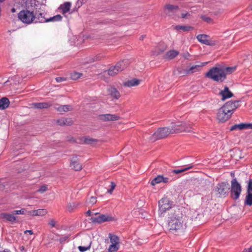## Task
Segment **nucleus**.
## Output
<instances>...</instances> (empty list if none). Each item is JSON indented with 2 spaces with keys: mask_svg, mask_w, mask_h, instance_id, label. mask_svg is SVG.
<instances>
[{
  "mask_svg": "<svg viewBox=\"0 0 252 252\" xmlns=\"http://www.w3.org/2000/svg\"><path fill=\"white\" fill-rule=\"evenodd\" d=\"M174 210L176 213L168 217V228L170 233L181 235L185 232L186 225L182 220L183 214L180 208H176Z\"/></svg>",
  "mask_w": 252,
  "mask_h": 252,
  "instance_id": "f257e3e1",
  "label": "nucleus"
},
{
  "mask_svg": "<svg viewBox=\"0 0 252 252\" xmlns=\"http://www.w3.org/2000/svg\"><path fill=\"white\" fill-rule=\"evenodd\" d=\"M236 66L233 67H218L211 68L208 71L205 76L214 81L222 82L226 78V75L230 74L235 71Z\"/></svg>",
  "mask_w": 252,
  "mask_h": 252,
  "instance_id": "f03ea898",
  "label": "nucleus"
},
{
  "mask_svg": "<svg viewBox=\"0 0 252 252\" xmlns=\"http://www.w3.org/2000/svg\"><path fill=\"white\" fill-rule=\"evenodd\" d=\"M158 212L160 216H161L166 211L168 212L169 216L176 214L175 209L179 208L174 204V202L170 200L167 196H164L158 201Z\"/></svg>",
  "mask_w": 252,
  "mask_h": 252,
  "instance_id": "7ed1b4c3",
  "label": "nucleus"
},
{
  "mask_svg": "<svg viewBox=\"0 0 252 252\" xmlns=\"http://www.w3.org/2000/svg\"><path fill=\"white\" fill-rule=\"evenodd\" d=\"M129 64V61L127 59L123 60L117 63L115 65L111 66L107 70L108 74L110 76H114L118 72L122 71L126 69Z\"/></svg>",
  "mask_w": 252,
  "mask_h": 252,
  "instance_id": "20e7f679",
  "label": "nucleus"
},
{
  "mask_svg": "<svg viewBox=\"0 0 252 252\" xmlns=\"http://www.w3.org/2000/svg\"><path fill=\"white\" fill-rule=\"evenodd\" d=\"M172 133H179L182 132H189L191 131V126L190 124L185 122L172 123Z\"/></svg>",
  "mask_w": 252,
  "mask_h": 252,
  "instance_id": "39448f33",
  "label": "nucleus"
},
{
  "mask_svg": "<svg viewBox=\"0 0 252 252\" xmlns=\"http://www.w3.org/2000/svg\"><path fill=\"white\" fill-rule=\"evenodd\" d=\"M18 18L23 23L30 24L34 22L35 15L33 11H30L29 9H25L19 13Z\"/></svg>",
  "mask_w": 252,
  "mask_h": 252,
  "instance_id": "423d86ee",
  "label": "nucleus"
},
{
  "mask_svg": "<svg viewBox=\"0 0 252 252\" xmlns=\"http://www.w3.org/2000/svg\"><path fill=\"white\" fill-rule=\"evenodd\" d=\"M172 127L169 128L167 127L159 128L150 137V140L152 142L158 139H162L167 137L170 133H172Z\"/></svg>",
  "mask_w": 252,
  "mask_h": 252,
  "instance_id": "0eeeda50",
  "label": "nucleus"
},
{
  "mask_svg": "<svg viewBox=\"0 0 252 252\" xmlns=\"http://www.w3.org/2000/svg\"><path fill=\"white\" fill-rule=\"evenodd\" d=\"M176 179V177H171L168 171L164 174L158 175L152 180L151 184L153 186H155L156 184L161 183L164 184H169Z\"/></svg>",
  "mask_w": 252,
  "mask_h": 252,
  "instance_id": "6e6552de",
  "label": "nucleus"
},
{
  "mask_svg": "<svg viewBox=\"0 0 252 252\" xmlns=\"http://www.w3.org/2000/svg\"><path fill=\"white\" fill-rule=\"evenodd\" d=\"M95 216L92 217L90 219L91 221L94 223H101L105 221L114 220L113 217L104 214H95Z\"/></svg>",
  "mask_w": 252,
  "mask_h": 252,
  "instance_id": "1a4fd4ad",
  "label": "nucleus"
},
{
  "mask_svg": "<svg viewBox=\"0 0 252 252\" xmlns=\"http://www.w3.org/2000/svg\"><path fill=\"white\" fill-rule=\"evenodd\" d=\"M228 112L229 110L224 109L222 107L219 109L217 118L219 122L224 123L230 119L232 115Z\"/></svg>",
  "mask_w": 252,
  "mask_h": 252,
  "instance_id": "9d476101",
  "label": "nucleus"
},
{
  "mask_svg": "<svg viewBox=\"0 0 252 252\" xmlns=\"http://www.w3.org/2000/svg\"><path fill=\"white\" fill-rule=\"evenodd\" d=\"M209 36L205 34H200L196 36L197 39L202 44L209 45L214 46L217 44V42L215 40H210L208 39Z\"/></svg>",
  "mask_w": 252,
  "mask_h": 252,
  "instance_id": "9b49d317",
  "label": "nucleus"
},
{
  "mask_svg": "<svg viewBox=\"0 0 252 252\" xmlns=\"http://www.w3.org/2000/svg\"><path fill=\"white\" fill-rule=\"evenodd\" d=\"M39 2L36 0H27L25 2L26 9L34 12L37 9H40Z\"/></svg>",
  "mask_w": 252,
  "mask_h": 252,
  "instance_id": "f8f14e48",
  "label": "nucleus"
},
{
  "mask_svg": "<svg viewBox=\"0 0 252 252\" xmlns=\"http://www.w3.org/2000/svg\"><path fill=\"white\" fill-rule=\"evenodd\" d=\"M98 118L99 120L103 122L114 121L120 119L119 116L110 114L99 115Z\"/></svg>",
  "mask_w": 252,
  "mask_h": 252,
  "instance_id": "ddd939ff",
  "label": "nucleus"
},
{
  "mask_svg": "<svg viewBox=\"0 0 252 252\" xmlns=\"http://www.w3.org/2000/svg\"><path fill=\"white\" fill-rule=\"evenodd\" d=\"M0 219L11 222H16L17 221V217L15 216V214L7 213H1L0 214Z\"/></svg>",
  "mask_w": 252,
  "mask_h": 252,
  "instance_id": "4468645a",
  "label": "nucleus"
},
{
  "mask_svg": "<svg viewBox=\"0 0 252 252\" xmlns=\"http://www.w3.org/2000/svg\"><path fill=\"white\" fill-rule=\"evenodd\" d=\"M193 167V165L192 164H190L186 166L185 168H182L180 169H174V170H170L168 171L169 173L170 174L171 177H176V174H178L184 172H185L189 169H191Z\"/></svg>",
  "mask_w": 252,
  "mask_h": 252,
  "instance_id": "2eb2a0df",
  "label": "nucleus"
},
{
  "mask_svg": "<svg viewBox=\"0 0 252 252\" xmlns=\"http://www.w3.org/2000/svg\"><path fill=\"white\" fill-rule=\"evenodd\" d=\"M164 9L166 14L172 16L179 10V6L172 4H166Z\"/></svg>",
  "mask_w": 252,
  "mask_h": 252,
  "instance_id": "dca6fc26",
  "label": "nucleus"
},
{
  "mask_svg": "<svg viewBox=\"0 0 252 252\" xmlns=\"http://www.w3.org/2000/svg\"><path fill=\"white\" fill-rule=\"evenodd\" d=\"M248 129H252V124L241 123L236 124L230 127V130L233 131L237 129L242 130Z\"/></svg>",
  "mask_w": 252,
  "mask_h": 252,
  "instance_id": "f3484780",
  "label": "nucleus"
},
{
  "mask_svg": "<svg viewBox=\"0 0 252 252\" xmlns=\"http://www.w3.org/2000/svg\"><path fill=\"white\" fill-rule=\"evenodd\" d=\"M219 95L221 96V100L224 101L226 99L229 98L233 96V94L231 92L228 87L225 86L223 90L219 93Z\"/></svg>",
  "mask_w": 252,
  "mask_h": 252,
  "instance_id": "a211bd4d",
  "label": "nucleus"
},
{
  "mask_svg": "<svg viewBox=\"0 0 252 252\" xmlns=\"http://www.w3.org/2000/svg\"><path fill=\"white\" fill-rule=\"evenodd\" d=\"M40 9H37V11H35L34 13V15H35V23H46L45 21L47 19V18L45 17V15L43 12H42L39 11Z\"/></svg>",
  "mask_w": 252,
  "mask_h": 252,
  "instance_id": "6ab92c4d",
  "label": "nucleus"
},
{
  "mask_svg": "<svg viewBox=\"0 0 252 252\" xmlns=\"http://www.w3.org/2000/svg\"><path fill=\"white\" fill-rule=\"evenodd\" d=\"M140 82L141 80L139 79L133 78L123 82V85L125 87H132L139 85Z\"/></svg>",
  "mask_w": 252,
  "mask_h": 252,
  "instance_id": "aec40b11",
  "label": "nucleus"
},
{
  "mask_svg": "<svg viewBox=\"0 0 252 252\" xmlns=\"http://www.w3.org/2000/svg\"><path fill=\"white\" fill-rule=\"evenodd\" d=\"M224 109L229 110V113L231 115L233 114L235 110L236 109V106L233 102V101H229L225 103L222 106Z\"/></svg>",
  "mask_w": 252,
  "mask_h": 252,
  "instance_id": "412c9836",
  "label": "nucleus"
},
{
  "mask_svg": "<svg viewBox=\"0 0 252 252\" xmlns=\"http://www.w3.org/2000/svg\"><path fill=\"white\" fill-rule=\"evenodd\" d=\"M109 94L113 98L118 99L121 95L119 92L115 87H111L107 89Z\"/></svg>",
  "mask_w": 252,
  "mask_h": 252,
  "instance_id": "4be33fe9",
  "label": "nucleus"
},
{
  "mask_svg": "<svg viewBox=\"0 0 252 252\" xmlns=\"http://www.w3.org/2000/svg\"><path fill=\"white\" fill-rule=\"evenodd\" d=\"M57 123L60 126H70L73 124L72 120L70 118H64L58 120Z\"/></svg>",
  "mask_w": 252,
  "mask_h": 252,
  "instance_id": "5701e85b",
  "label": "nucleus"
},
{
  "mask_svg": "<svg viewBox=\"0 0 252 252\" xmlns=\"http://www.w3.org/2000/svg\"><path fill=\"white\" fill-rule=\"evenodd\" d=\"M47 211L46 209H39L37 210H32L29 212V214L32 216H42L46 215Z\"/></svg>",
  "mask_w": 252,
  "mask_h": 252,
  "instance_id": "b1692460",
  "label": "nucleus"
},
{
  "mask_svg": "<svg viewBox=\"0 0 252 252\" xmlns=\"http://www.w3.org/2000/svg\"><path fill=\"white\" fill-rule=\"evenodd\" d=\"M76 157H75V158H73V159L71 160V162L70 163V166L75 171H80L82 169V165L78 161H77V160H76Z\"/></svg>",
  "mask_w": 252,
  "mask_h": 252,
  "instance_id": "393cba45",
  "label": "nucleus"
},
{
  "mask_svg": "<svg viewBox=\"0 0 252 252\" xmlns=\"http://www.w3.org/2000/svg\"><path fill=\"white\" fill-rule=\"evenodd\" d=\"M71 5L70 2H65L63 4H61L59 9L62 10V12L63 14H65L69 11Z\"/></svg>",
  "mask_w": 252,
  "mask_h": 252,
  "instance_id": "a878e982",
  "label": "nucleus"
},
{
  "mask_svg": "<svg viewBox=\"0 0 252 252\" xmlns=\"http://www.w3.org/2000/svg\"><path fill=\"white\" fill-rule=\"evenodd\" d=\"M244 203L245 205H252V190H247Z\"/></svg>",
  "mask_w": 252,
  "mask_h": 252,
  "instance_id": "bb28decb",
  "label": "nucleus"
},
{
  "mask_svg": "<svg viewBox=\"0 0 252 252\" xmlns=\"http://www.w3.org/2000/svg\"><path fill=\"white\" fill-rule=\"evenodd\" d=\"M9 100L7 97L0 99V109L3 110L7 108L9 105Z\"/></svg>",
  "mask_w": 252,
  "mask_h": 252,
  "instance_id": "cd10ccee",
  "label": "nucleus"
},
{
  "mask_svg": "<svg viewBox=\"0 0 252 252\" xmlns=\"http://www.w3.org/2000/svg\"><path fill=\"white\" fill-rule=\"evenodd\" d=\"M244 184V181L238 182L236 178L233 179L231 182V189H241V184Z\"/></svg>",
  "mask_w": 252,
  "mask_h": 252,
  "instance_id": "c85d7f7f",
  "label": "nucleus"
},
{
  "mask_svg": "<svg viewBox=\"0 0 252 252\" xmlns=\"http://www.w3.org/2000/svg\"><path fill=\"white\" fill-rule=\"evenodd\" d=\"M80 205V203L78 202L69 203L67 205V209L69 212H72L78 208Z\"/></svg>",
  "mask_w": 252,
  "mask_h": 252,
  "instance_id": "c756f323",
  "label": "nucleus"
},
{
  "mask_svg": "<svg viewBox=\"0 0 252 252\" xmlns=\"http://www.w3.org/2000/svg\"><path fill=\"white\" fill-rule=\"evenodd\" d=\"M174 29L177 31L182 30L184 32H189L193 30L194 28L189 26L177 25L175 27Z\"/></svg>",
  "mask_w": 252,
  "mask_h": 252,
  "instance_id": "7c9ffc66",
  "label": "nucleus"
},
{
  "mask_svg": "<svg viewBox=\"0 0 252 252\" xmlns=\"http://www.w3.org/2000/svg\"><path fill=\"white\" fill-rule=\"evenodd\" d=\"M179 55V52L172 50H170L168 52H167L165 55V58L168 59H172L175 58L176 56H177Z\"/></svg>",
  "mask_w": 252,
  "mask_h": 252,
  "instance_id": "2f4dec72",
  "label": "nucleus"
},
{
  "mask_svg": "<svg viewBox=\"0 0 252 252\" xmlns=\"http://www.w3.org/2000/svg\"><path fill=\"white\" fill-rule=\"evenodd\" d=\"M225 190H213L212 194L217 197H221L225 196L226 194L228 193V191Z\"/></svg>",
  "mask_w": 252,
  "mask_h": 252,
  "instance_id": "473e14b6",
  "label": "nucleus"
},
{
  "mask_svg": "<svg viewBox=\"0 0 252 252\" xmlns=\"http://www.w3.org/2000/svg\"><path fill=\"white\" fill-rule=\"evenodd\" d=\"M34 106L36 108H48L51 106V104L48 102H38L34 104Z\"/></svg>",
  "mask_w": 252,
  "mask_h": 252,
  "instance_id": "72a5a7b5",
  "label": "nucleus"
},
{
  "mask_svg": "<svg viewBox=\"0 0 252 252\" xmlns=\"http://www.w3.org/2000/svg\"><path fill=\"white\" fill-rule=\"evenodd\" d=\"M97 140L90 137H84L83 138V143L85 144L94 145L95 144Z\"/></svg>",
  "mask_w": 252,
  "mask_h": 252,
  "instance_id": "f704fd0d",
  "label": "nucleus"
},
{
  "mask_svg": "<svg viewBox=\"0 0 252 252\" xmlns=\"http://www.w3.org/2000/svg\"><path fill=\"white\" fill-rule=\"evenodd\" d=\"M63 17L60 15L58 14L53 17L47 18L45 21V22H56V21H61L62 20Z\"/></svg>",
  "mask_w": 252,
  "mask_h": 252,
  "instance_id": "c9c22d12",
  "label": "nucleus"
},
{
  "mask_svg": "<svg viewBox=\"0 0 252 252\" xmlns=\"http://www.w3.org/2000/svg\"><path fill=\"white\" fill-rule=\"evenodd\" d=\"M244 184L247 185V189H252V179H249L246 175L244 174Z\"/></svg>",
  "mask_w": 252,
  "mask_h": 252,
  "instance_id": "e433bc0d",
  "label": "nucleus"
},
{
  "mask_svg": "<svg viewBox=\"0 0 252 252\" xmlns=\"http://www.w3.org/2000/svg\"><path fill=\"white\" fill-rule=\"evenodd\" d=\"M201 66H200L199 65H193L192 66L190 67L189 69H187L186 70V73L187 74L194 73V72L198 71Z\"/></svg>",
  "mask_w": 252,
  "mask_h": 252,
  "instance_id": "4c0bfd02",
  "label": "nucleus"
},
{
  "mask_svg": "<svg viewBox=\"0 0 252 252\" xmlns=\"http://www.w3.org/2000/svg\"><path fill=\"white\" fill-rule=\"evenodd\" d=\"M71 106L70 105H61L57 108V110L59 112H67L70 110Z\"/></svg>",
  "mask_w": 252,
  "mask_h": 252,
  "instance_id": "58836bf2",
  "label": "nucleus"
},
{
  "mask_svg": "<svg viewBox=\"0 0 252 252\" xmlns=\"http://www.w3.org/2000/svg\"><path fill=\"white\" fill-rule=\"evenodd\" d=\"M241 190H231L230 195L231 197L235 200H236L239 197L241 193Z\"/></svg>",
  "mask_w": 252,
  "mask_h": 252,
  "instance_id": "ea45409f",
  "label": "nucleus"
},
{
  "mask_svg": "<svg viewBox=\"0 0 252 252\" xmlns=\"http://www.w3.org/2000/svg\"><path fill=\"white\" fill-rule=\"evenodd\" d=\"M109 237L112 244L119 245V238L117 236L115 235L110 234Z\"/></svg>",
  "mask_w": 252,
  "mask_h": 252,
  "instance_id": "a19ab883",
  "label": "nucleus"
},
{
  "mask_svg": "<svg viewBox=\"0 0 252 252\" xmlns=\"http://www.w3.org/2000/svg\"><path fill=\"white\" fill-rule=\"evenodd\" d=\"M218 189H230L229 184L227 182H223L218 184Z\"/></svg>",
  "mask_w": 252,
  "mask_h": 252,
  "instance_id": "79ce46f5",
  "label": "nucleus"
},
{
  "mask_svg": "<svg viewBox=\"0 0 252 252\" xmlns=\"http://www.w3.org/2000/svg\"><path fill=\"white\" fill-rule=\"evenodd\" d=\"M82 76V74L81 73L73 72L71 73L70 77L72 79L76 80L80 78Z\"/></svg>",
  "mask_w": 252,
  "mask_h": 252,
  "instance_id": "37998d69",
  "label": "nucleus"
},
{
  "mask_svg": "<svg viewBox=\"0 0 252 252\" xmlns=\"http://www.w3.org/2000/svg\"><path fill=\"white\" fill-rule=\"evenodd\" d=\"M92 244V242L90 241L89 244L87 246H79L78 249L81 252H84L88 250H90Z\"/></svg>",
  "mask_w": 252,
  "mask_h": 252,
  "instance_id": "c03bdc74",
  "label": "nucleus"
},
{
  "mask_svg": "<svg viewBox=\"0 0 252 252\" xmlns=\"http://www.w3.org/2000/svg\"><path fill=\"white\" fill-rule=\"evenodd\" d=\"M119 245L111 244L109 246L108 250L110 252H115L119 249Z\"/></svg>",
  "mask_w": 252,
  "mask_h": 252,
  "instance_id": "a18cd8bd",
  "label": "nucleus"
},
{
  "mask_svg": "<svg viewBox=\"0 0 252 252\" xmlns=\"http://www.w3.org/2000/svg\"><path fill=\"white\" fill-rule=\"evenodd\" d=\"M27 210L24 208H22L20 210H14L13 211V213L15 215L25 214Z\"/></svg>",
  "mask_w": 252,
  "mask_h": 252,
  "instance_id": "49530a36",
  "label": "nucleus"
},
{
  "mask_svg": "<svg viewBox=\"0 0 252 252\" xmlns=\"http://www.w3.org/2000/svg\"><path fill=\"white\" fill-rule=\"evenodd\" d=\"M201 18L202 19V20H203L204 21L207 22V23H211L213 22V20L209 17H207L206 16L202 15V16H201Z\"/></svg>",
  "mask_w": 252,
  "mask_h": 252,
  "instance_id": "de8ad7c7",
  "label": "nucleus"
},
{
  "mask_svg": "<svg viewBox=\"0 0 252 252\" xmlns=\"http://www.w3.org/2000/svg\"><path fill=\"white\" fill-rule=\"evenodd\" d=\"M104 57V56L102 54H98L97 55L94 59H92V61H90L91 63L94 62L95 61H97L100 60Z\"/></svg>",
  "mask_w": 252,
  "mask_h": 252,
  "instance_id": "09e8293b",
  "label": "nucleus"
},
{
  "mask_svg": "<svg viewBox=\"0 0 252 252\" xmlns=\"http://www.w3.org/2000/svg\"><path fill=\"white\" fill-rule=\"evenodd\" d=\"M190 14H189L188 12H187L186 13H183L181 14V17L183 19H190Z\"/></svg>",
  "mask_w": 252,
  "mask_h": 252,
  "instance_id": "8fccbe9b",
  "label": "nucleus"
},
{
  "mask_svg": "<svg viewBox=\"0 0 252 252\" xmlns=\"http://www.w3.org/2000/svg\"><path fill=\"white\" fill-rule=\"evenodd\" d=\"M48 224L50 225L52 227H55L56 224V221L54 219H51L49 220L48 222Z\"/></svg>",
  "mask_w": 252,
  "mask_h": 252,
  "instance_id": "3c124183",
  "label": "nucleus"
},
{
  "mask_svg": "<svg viewBox=\"0 0 252 252\" xmlns=\"http://www.w3.org/2000/svg\"><path fill=\"white\" fill-rule=\"evenodd\" d=\"M55 79L57 82H61L66 80L65 78L61 77H56Z\"/></svg>",
  "mask_w": 252,
  "mask_h": 252,
  "instance_id": "603ef678",
  "label": "nucleus"
},
{
  "mask_svg": "<svg viewBox=\"0 0 252 252\" xmlns=\"http://www.w3.org/2000/svg\"><path fill=\"white\" fill-rule=\"evenodd\" d=\"M90 202L92 204L95 203L96 202V197L92 196L90 198Z\"/></svg>",
  "mask_w": 252,
  "mask_h": 252,
  "instance_id": "864d4df0",
  "label": "nucleus"
},
{
  "mask_svg": "<svg viewBox=\"0 0 252 252\" xmlns=\"http://www.w3.org/2000/svg\"><path fill=\"white\" fill-rule=\"evenodd\" d=\"M201 184H205L206 185H211V183L207 180H203L201 181Z\"/></svg>",
  "mask_w": 252,
  "mask_h": 252,
  "instance_id": "5fc2aeb1",
  "label": "nucleus"
},
{
  "mask_svg": "<svg viewBox=\"0 0 252 252\" xmlns=\"http://www.w3.org/2000/svg\"><path fill=\"white\" fill-rule=\"evenodd\" d=\"M67 238V237H61L59 239V241L61 243H63L64 242Z\"/></svg>",
  "mask_w": 252,
  "mask_h": 252,
  "instance_id": "6e6d98bb",
  "label": "nucleus"
},
{
  "mask_svg": "<svg viewBox=\"0 0 252 252\" xmlns=\"http://www.w3.org/2000/svg\"><path fill=\"white\" fill-rule=\"evenodd\" d=\"M243 252H252V246H251L249 248L245 249Z\"/></svg>",
  "mask_w": 252,
  "mask_h": 252,
  "instance_id": "4d7b16f0",
  "label": "nucleus"
},
{
  "mask_svg": "<svg viewBox=\"0 0 252 252\" xmlns=\"http://www.w3.org/2000/svg\"><path fill=\"white\" fill-rule=\"evenodd\" d=\"M111 185H110V189H114L115 187H116V185L114 183V182H111Z\"/></svg>",
  "mask_w": 252,
  "mask_h": 252,
  "instance_id": "13d9d810",
  "label": "nucleus"
},
{
  "mask_svg": "<svg viewBox=\"0 0 252 252\" xmlns=\"http://www.w3.org/2000/svg\"><path fill=\"white\" fill-rule=\"evenodd\" d=\"M24 233H25V234H27V233H28L30 235L33 234V231L32 230H26V231H25Z\"/></svg>",
  "mask_w": 252,
  "mask_h": 252,
  "instance_id": "bf43d9fd",
  "label": "nucleus"
},
{
  "mask_svg": "<svg viewBox=\"0 0 252 252\" xmlns=\"http://www.w3.org/2000/svg\"><path fill=\"white\" fill-rule=\"evenodd\" d=\"M239 101H238V100L233 101V102H234V104H235V105L236 106V108L239 106Z\"/></svg>",
  "mask_w": 252,
  "mask_h": 252,
  "instance_id": "052dcab7",
  "label": "nucleus"
},
{
  "mask_svg": "<svg viewBox=\"0 0 252 252\" xmlns=\"http://www.w3.org/2000/svg\"><path fill=\"white\" fill-rule=\"evenodd\" d=\"M47 188H48L47 185H44L41 186L39 189H47Z\"/></svg>",
  "mask_w": 252,
  "mask_h": 252,
  "instance_id": "680f3d73",
  "label": "nucleus"
},
{
  "mask_svg": "<svg viewBox=\"0 0 252 252\" xmlns=\"http://www.w3.org/2000/svg\"><path fill=\"white\" fill-rule=\"evenodd\" d=\"M86 214L88 216H91L92 215V213L90 210H88L86 213Z\"/></svg>",
  "mask_w": 252,
  "mask_h": 252,
  "instance_id": "e2e57ef3",
  "label": "nucleus"
},
{
  "mask_svg": "<svg viewBox=\"0 0 252 252\" xmlns=\"http://www.w3.org/2000/svg\"><path fill=\"white\" fill-rule=\"evenodd\" d=\"M98 191L99 190H97L95 192V195L98 196H102L101 195H100L99 192H98Z\"/></svg>",
  "mask_w": 252,
  "mask_h": 252,
  "instance_id": "0e129e2a",
  "label": "nucleus"
},
{
  "mask_svg": "<svg viewBox=\"0 0 252 252\" xmlns=\"http://www.w3.org/2000/svg\"><path fill=\"white\" fill-rule=\"evenodd\" d=\"M114 190H107L106 193L112 194Z\"/></svg>",
  "mask_w": 252,
  "mask_h": 252,
  "instance_id": "69168bd1",
  "label": "nucleus"
},
{
  "mask_svg": "<svg viewBox=\"0 0 252 252\" xmlns=\"http://www.w3.org/2000/svg\"><path fill=\"white\" fill-rule=\"evenodd\" d=\"M15 11H16V9L15 8L13 7V8H11V12L12 13H14V12H15Z\"/></svg>",
  "mask_w": 252,
  "mask_h": 252,
  "instance_id": "338daca9",
  "label": "nucleus"
},
{
  "mask_svg": "<svg viewBox=\"0 0 252 252\" xmlns=\"http://www.w3.org/2000/svg\"><path fill=\"white\" fill-rule=\"evenodd\" d=\"M145 35H141V36L140 37L139 39H140V40H143V39L145 38Z\"/></svg>",
  "mask_w": 252,
  "mask_h": 252,
  "instance_id": "774afa93",
  "label": "nucleus"
}]
</instances>
